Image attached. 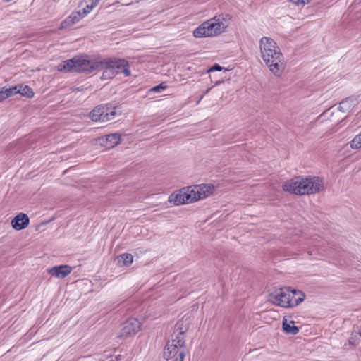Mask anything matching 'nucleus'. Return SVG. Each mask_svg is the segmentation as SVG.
Here are the masks:
<instances>
[{
    "label": "nucleus",
    "mask_w": 361,
    "mask_h": 361,
    "mask_svg": "<svg viewBox=\"0 0 361 361\" xmlns=\"http://www.w3.org/2000/svg\"><path fill=\"white\" fill-rule=\"evenodd\" d=\"M324 188V181L317 176H298L283 185V190L295 195H310L319 192Z\"/></svg>",
    "instance_id": "obj_1"
},
{
    "label": "nucleus",
    "mask_w": 361,
    "mask_h": 361,
    "mask_svg": "<svg viewBox=\"0 0 361 361\" xmlns=\"http://www.w3.org/2000/svg\"><path fill=\"white\" fill-rule=\"evenodd\" d=\"M99 61L76 56L62 61L57 66V71L63 73L77 72L91 73L98 71Z\"/></svg>",
    "instance_id": "obj_2"
},
{
    "label": "nucleus",
    "mask_w": 361,
    "mask_h": 361,
    "mask_svg": "<svg viewBox=\"0 0 361 361\" xmlns=\"http://www.w3.org/2000/svg\"><path fill=\"white\" fill-rule=\"evenodd\" d=\"M99 71H103L102 80L111 79L119 73H123L126 76L130 75L128 61L118 58H106L99 61Z\"/></svg>",
    "instance_id": "obj_3"
},
{
    "label": "nucleus",
    "mask_w": 361,
    "mask_h": 361,
    "mask_svg": "<svg viewBox=\"0 0 361 361\" xmlns=\"http://www.w3.org/2000/svg\"><path fill=\"white\" fill-rule=\"evenodd\" d=\"M224 18L215 16L200 24L193 31L196 38L212 37L226 31L227 25L222 22Z\"/></svg>",
    "instance_id": "obj_4"
},
{
    "label": "nucleus",
    "mask_w": 361,
    "mask_h": 361,
    "mask_svg": "<svg viewBox=\"0 0 361 361\" xmlns=\"http://www.w3.org/2000/svg\"><path fill=\"white\" fill-rule=\"evenodd\" d=\"M356 105V99L353 98H346L342 100L337 108H330L323 112L319 116V119L322 121L326 118L330 120L333 123H338L343 121L345 116H340L341 113H348L352 111Z\"/></svg>",
    "instance_id": "obj_5"
},
{
    "label": "nucleus",
    "mask_w": 361,
    "mask_h": 361,
    "mask_svg": "<svg viewBox=\"0 0 361 361\" xmlns=\"http://www.w3.org/2000/svg\"><path fill=\"white\" fill-rule=\"evenodd\" d=\"M185 341L183 331L176 332L171 335V340L169 341L164 350V357L169 360L176 357H180V353H185Z\"/></svg>",
    "instance_id": "obj_6"
},
{
    "label": "nucleus",
    "mask_w": 361,
    "mask_h": 361,
    "mask_svg": "<svg viewBox=\"0 0 361 361\" xmlns=\"http://www.w3.org/2000/svg\"><path fill=\"white\" fill-rule=\"evenodd\" d=\"M117 107L111 104L98 105L90 113L92 121L106 122L112 120L117 115Z\"/></svg>",
    "instance_id": "obj_7"
},
{
    "label": "nucleus",
    "mask_w": 361,
    "mask_h": 361,
    "mask_svg": "<svg viewBox=\"0 0 361 361\" xmlns=\"http://www.w3.org/2000/svg\"><path fill=\"white\" fill-rule=\"evenodd\" d=\"M269 70L276 76H280L285 68L283 56L281 52H274L268 58H262Z\"/></svg>",
    "instance_id": "obj_8"
},
{
    "label": "nucleus",
    "mask_w": 361,
    "mask_h": 361,
    "mask_svg": "<svg viewBox=\"0 0 361 361\" xmlns=\"http://www.w3.org/2000/svg\"><path fill=\"white\" fill-rule=\"evenodd\" d=\"M141 328V324L135 318H129L122 324V328L117 335V338L125 340L134 336Z\"/></svg>",
    "instance_id": "obj_9"
},
{
    "label": "nucleus",
    "mask_w": 361,
    "mask_h": 361,
    "mask_svg": "<svg viewBox=\"0 0 361 361\" xmlns=\"http://www.w3.org/2000/svg\"><path fill=\"white\" fill-rule=\"evenodd\" d=\"M191 187L183 188L170 195L169 202L174 205H180L194 202Z\"/></svg>",
    "instance_id": "obj_10"
},
{
    "label": "nucleus",
    "mask_w": 361,
    "mask_h": 361,
    "mask_svg": "<svg viewBox=\"0 0 361 361\" xmlns=\"http://www.w3.org/2000/svg\"><path fill=\"white\" fill-rule=\"evenodd\" d=\"M290 288H283L276 290L275 293L269 295V300L278 306L288 308L290 306V301L291 300Z\"/></svg>",
    "instance_id": "obj_11"
},
{
    "label": "nucleus",
    "mask_w": 361,
    "mask_h": 361,
    "mask_svg": "<svg viewBox=\"0 0 361 361\" xmlns=\"http://www.w3.org/2000/svg\"><path fill=\"white\" fill-rule=\"evenodd\" d=\"M259 47L262 58H268V55L274 52H281L276 42L270 37H263L259 40Z\"/></svg>",
    "instance_id": "obj_12"
},
{
    "label": "nucleus",
    "mask_w": 361,
    "mask_h": 361,
    "mask_svg": "<svg viewBox=\"0 0 361 361\" xmlns=\"http://www.w3.org/2000/svg\"><path fill=\"white\" fill-rule=\"evenodd\" d=\"M214 186L212 184H202L191 187L194 202L204 199L213 193Z\"/></svg>",
    "instance_id": "obj_13"
},
{
    "label": "nucleus",
    "mask_w": 361,
    "mask_h": 361,
    "mask_svg": "<svg viewBox=\"0 0 361 361\" xmlns=\"http://www.w3.org/2000/svg\"><path fill=\"white\" fill-rule=\"evenodd\" d=\"M121 138V137H97L93 140V144L104 147L105 149H111L120 142Z\"/></svg>",
    "instance_id": "obj_14"
},
{
    "label": "nucleus",
    "mask_w": 361,
    "mask_h": 361,
    "mask_svg": "<svg viewBox=\"0 0 361 361\" xmlns=\"http://www.w3.org/2000/svg\"><path fill=\"white\" fill-rule=\"evenodd\" d=\"M72 271V267L67 264L54 266L48 269L49 274L52 276L63 279L70 274Z\"/></svg>",
    "instance_id": "obj_15"
},
{
    "label": "nucleus",
    "mask_w": 361,
    "mask_h": 361,
    "mask_svg": "<svg viewBox=\"0 0 361 361\" xmlns=\"http://www.w3.org/2000/svg\"><path fill=\"white\" fill-rule=\"evenodd\" d=\"M30 223V219L26 214L20 213L11 221V224L15 230L20 231L25 228Z\"/></svg>",
    "instance_id": "obj_16"
},
{
    "label": "nucleus",
    "mask_w": 361,
    "mask_h": 361,
    "mask_svg": "<svg viewBox=\"0 0 361 361\" xmlns=\"http://www.w3.org/2000/svg\"><path fill=\"white\" fill-rule=\"evenodd\" d=\"M83 18L81 14V11L73 12L68 18L61 22L60 27L61 29H66L75 24Z\"/></svg>",
    "instance_id": "obj_17"
},
{
    "label": "nucleus",
    "mask_w": 361,
    "mask_h": 361,
    "mask_svg": "<svg viewBox=\"0 0 361 361\" xmlns=\"http://www.w3.org/2000/svg\"><path fill=\"white\" fill-rule=\"evenodd\" d=\"M290 296L291 300L290 301L289 307H293L298 305L304 300L305 298V294L302 291L295 289L292 290L291 288Z\"/></svg>",
    "instance_id": "obj_18"
},
{
    "label": "nucleus",
    "mask_w": 361,
    "mask_h": 361,
    "mask_svg": "<svg viewBox=\"0 0 361 361\" xmlns=\"http://www.w3.org/2000/svg\"><path fill=\"white\" fill-rule=\"evenodd\" d=\"M282 326L283 331L288 334L296 335L299 332V328L294 325V322H288L286 318H283Z\"/></svg>",
    "instance_id": "obj_19"
},
{
    "label": "nucleus",
    "mask_w": 361,
    "mask_h": 361,
    "mask_svg": "<svg viewBox=\"0 0 361 361\" xmlns=\"http://www.w3.org/2000/svg\"><path fill=\"white\" fill-rule=\"evenodd\" d=\"M99 0H85V7L81 11V14L85 17L98 4Z\"/></svg>",
    "instance_id": "obj_20"
},
{
    "label": "nucleus",
    "mask_w": 361,
    "mask_h": 361,
    "mask_svg": "<svg viewBox=\"0 0 361 361\" xmlns=\"http://www.w3.org/2000/svg\"><path fill=\"white\" fill-rule=\"evenodd\" d=\"M17 90H19L18 94L27 98H32L35 95L32 89L28 85H17Z\"/></svg>",
    "instance_id": "obj_21"
},
{
    "label": "nucleus",
    "mask_w": 361,
    "mask_h": 361,
    "mask_svg": "<svg viewBox=\"0 0 361 361\" xmlns=\"http://www.w3.org/2000/svg\"><path fill=\"white\" fill-rule=\"evenodd\" d=\"M119 263L125 266L130 265L133 262V256L131 254L124 253L118 257Z\"/></svg>",
    "instance_id": "obj_22"
},
{
    "label": "nucleus",
    "mask_w": 361,
    "mask_h": 361,
    "mask_svg": "<svg viewBox=\"0 0 361 361\" xmlns=\"http://www.w3.org/2000/svg\"><path fill=\"white\" fill-rule=\"evenodd\" d=\"M4 89L5 90L7 98L18 94L19 92V90H17V85L8 88L4 87Z\"/></svg>",
    "instance_id": "obj_23"
},
{
    "label": "nucleus",
    "mask_w": 361,
    "mask_h": 361,
    "mask_svg": "<svg viewBox=\"0 0 361 361\" xmlns=\"http://www.w3.org/2000/svg\"><path fill=\"white\" fill-rule=\"evenodd\" d=\"M350 147L353 149H359L361 147V137H355L350 142Z\"/></svg>",
    "instance_id": "obj_24"
},
{
    "label": "nucleus",
    "mask_w": 361,
    "mask_h": 361,
    "mask_svg": "<svg viewBox=\"0 0 361 361\" xmlns=\"http://www.w3.org/2000/svg\"><path fill=\"white\" fill-rule=\"evenodd\" d=\"M183 322H178L176 325V329H175L173 334H175L176 332L183 331V336L185 337V332L186 329H183Z\"/></svg>",
    "instance_id": "obj_25"
},
{
    "label": "nucleus",
    "mask_w": 361,
    "mask_h": 361,
    "mask_svg": "<svg viewBox=\"0 0 361 361\" xmlns=\"http://www.w3.org/2000/svg\"><path fill=\"white\" fill-rule=\"evenodd\" d=\"M166 85L164 83H160L159 85L154 86L150 90L154 92H159L161 90L166 89Z\"/></svg>",
    "instance_id": "obj_26"
},
{
    "label": "nucleus",
    "mask_w": 361,
    "mask_h": 361,
    "mask_svg": "<svg viewBox=\"0 0 361 361\" xmlns=\"http://www.w3.org/2000/svg\"><path fill=\"white\" fill-rule=\"evenodd\" d=\"M293 4L303 6L309 3L310 0H289Z\"/></svg>",
    "instance_id": "obj_27"
},
{
    "label": "nucleus",
    "mask_w": 361,
    "mask_h": 361,
    "mask_svg": "<svg viewBox=\"0 0 361 361\" xmlns=\"http://www.w3.org/2000/svg\"><path fill=\"white\" fill-rule=\"evenodd\" d=\"M7 99L4 87L0 90V102Z\"/></svg>",
    "instance_id": "obj_28"
},
{
    "label": "nucleus",
    "mask_w": 361,
    "mask_h": 361,
    "mask_svg": "<svg viewBox=\"0 0 361 361\" xmlns=\"http://www.w3.org/2000/svg\"><path fill=\"white\" fill-rule=\"evenodd\" d=\"M223 69V68L221 66H220L218 64H215L214 66H212L209 71H221Z\"/></svg>",
    "instance_id": "obj_29"
},
{
    "label": "nucleus",
    "mask_w": 361,
    "mask_h": 361,
    "mask_svg": "<svg viewBox=\"0 0 361 361\" xmlns=\"http://www.w3.org/2000/svg\"><path fill=\"white\" fill-rule=\"evenodd\" d=\"M184 357H185V353L181 352L180 353V357H176L174 361H183Z\"/></svg>",
    "instance_id": "obj_30"
},
{
    "label": "nucleus",
    "mask_w": 361,
    "mask_h": 361,
    "mask_svg": "<svg viewBox=\"0 0 361 361\" xmlns=\"http://www.w3.org/2000/svg\"><path fill=\"white\" fill-rule=\"evenodd\" d=\"M106 135H112V136H114V135H121L120 134L117 133H109V134H107Z\"/></svg>",
    "instance_id": "obj_31"
},
{
    "label": "nucleus",
    "mask_w": 361,
    "mask_h": 361,
    "mask_svg": "<svg viewBox=\"0 0 361 361\" xmlns=\"http://www.w3.org/2000/svg\"><path fill=\"white\" fill-rule=\"evenodd\" d=\"M202 98H203V95L201 96L200 99H198V101L197 102V104H199L200 102L202 99Z\"/></svg>",
    "instance_id": "obj_32"
},
{
    "label": "nucleus",
    "mask_w": 361,
    "mask_h": 361,
    "mask_svg": "<svg viewBox=\"0 0 361 361\" xmlns=\"http://www.w3.org/2000/svg\"><path fill=\"white\" fill-rule=\"evenodd\" d=\"M357 135L361 136V132Z\"/></svg>",
    "instance_id": "obj_33"
}]
</instances>
